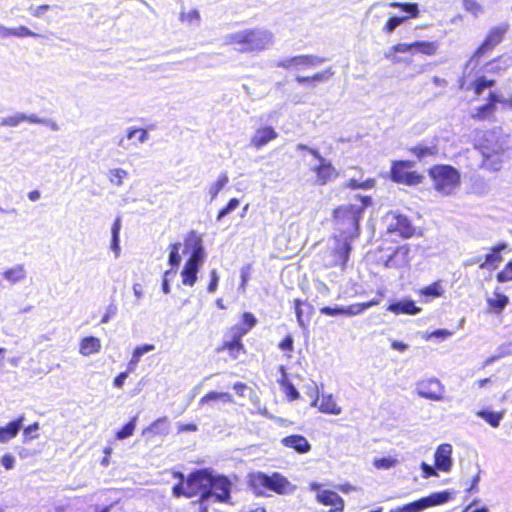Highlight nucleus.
Wrapping results in <instances>:
<instances>
[{"label": "nucleus", "instance_id": "obj_1", "mask_svg": "<svg viewBox=\"0 0 512 512\" xmlns=\"http://www.w3.org/2000/svg\"><path fill=\"white\" fill-rule=\"evenodd\" d=\"M371 205V198L363 196L358 204L341 206L334 210V236L353 242L359 236V221L364 209Z\"/></svg>", "mask_w": 512, "mask_h": 512}, {"label": "nucleus", "instance_id": "obj_2", "mask_svg": "<svg viewBox=\"0 0 512 512\" xmlns=\"http://www.w3.org/2000/svg\"><path fill=\"white\" fill-rule=\"evenodd\" d=\"M190 486L199 489L200 499L226 502L230 498L231 482L222 475H213L206 469L197 470L190 474Z\"/></svg>", "mask_w": 512, "mask_h": 512}, {"label": "nucleus", "instance_id": "obj_3", "mask_svg": "<svg viewBox=\"0 0 512 512\" xmlns=\"http://www.w3.org/2000/svg\"><path fill=\"white\" fill-rule=\"evenodd\" d=\"M274 35L265 28H248L229 33L224 42L241 53H259L273 45Z\"/></svg>", "mask_w": 512, "mask_h": 512}, {"label": "nucleus", "instance_id": "obj_4", "mask_svg": "<svg viewBox=\"0 0 512 512\" xmlns=\"http://www.w3.org/2000/svg\"><path fill=\"white\" fill-rule=\"evenodd\" d=\"M476 148L482 155V167L497 172L505 160L508 140L498 131H485Z\"/></svg>", "mask_w": 512, "mask_h": 512}, {"label": "nucleus", "instance_id": "obj_5", "mask_svg": "<svg viewBox=\"0 0 512 512\" xmlns=\"http://www.w3.org/2000/svg\"><path fill=\"white\" fill-rule=\"evenodd\" d=\"M188 252L190 253V257L184 264L181 271V278L185 286L192 287L198 279V272L206 258L203 241L195 231H190L185 237L183 253Z\"/></svg>", "mask_w": 512, "mask_h": 512}, {"label": "nucleus", "instance_id": "obj_6", "mask_svg": "<svg viewBox=\"0 0 512 512\" xmlns=\"http://www.w3.org/2000/svg\"><path fill=\"white\" fill-rule=\"evenodd\" d=\"M434 189L443 196L455 193L461 183L459 171L451 165H434L429 169Z\"/></svg>", "mask_w": 512, "mask_h": 512}, {"label": "nucleus", "instance_id": "obj_7", "mask_svg": "<svg viewBox=\"0 0 512 512\" xmlns=\"http://www.w3.org/2000/svg\"><path fill=\"white\" fill-rule=\"evenodd\" d=\"M296 150L307 151L316 160L315 163L308 164L310 171L316 175V184L322 186L338 177V172L335 169V167L329 160H327L320 154L318 149L311 148L305 144L300 143L296 146Z\"/></svg>", "mask_w": 512, "mask_h": 512}, {"label": "nucleus", "instance_id": "obj_8", "mask_svg": "<svg viewBox=\"0 0 512 512\" xmlns=\"http://www.w3.org/2000/svg\"><path fill=\"white\" fill-rule=\"evenodd\" d=\"M352 242L343 238L334 236L327 250L322 254V262L326 267L345 268L349 259Z\"/></svg>", "mask_w": 512, "mask_h": 512}, {"label": "nucleus", "instance_id": "obj_9", "mask_svg": "<svg viewBox=\"0 0 512 512\" xmlns=\"http://www.w3.org/2000/svg\"><path fill=\"white\" fill-rule=\"evenodd\" d=\"M251 484L255 488L263 487L277 494H285L287 492V488L290 486L288 479L277 472L271 475L263 472H257L252 475Z\"/></svg>", "mask_w": 512, "mask_h": 512}, {"label": "nucleus", "instance_id": "obj_10", "mask_svg": "<svg viewBox=\"0 0 512 512\" xmlns=\"http://www.w3.org/2000/svg\"><path fill=\"white\" fill-rule=\"evenodd\" d=\"M510 25L508 22H503L497 26L492 27L481 45L474 52L472 59H479L488 52H491L497 45H499L506 33L508 32Z\"/></svg>", "mask_w": 512, "mask_h": 512}, {"label": "nucleus", "instance_id": "obj_11", "mask_svg": "<svg viewBox=\"0 0 512 512\" xmlns=\"http://www.w3.org/2000/svg\"><path fill=\"white\" fill-rule=\"evenodd\" d=\"M326 61L325 58L317 55H297L278 60L275 65L284 69L297 71L315 68Z\"/></svg>", "mask_w": 512, "mask_h": 512}, {"label": "nucleus", "instance_id": "obj_12", "mask_svg": "<svg viewBox=\"0 0 512 512\" xmlns=\"http://www.w3.org/2000/svg\"><path fill=\"white\" fill-rule=\"evenodd\" d=\"M452 498L450 491H441L420 498L402 506L403 512H421L429 507L437 506L448 502Z\"/></svg>", "mask_w": 512, "mask_h": 512}, {"label": "nucleus", "instance_id": "obj_13", "mask_svg": "<svg viewBox=\"0 0 512 512\" xmlns=\"http://www.w3.org/2000/svg\"><path fill=\"white\" fill-rule=\"evenodd\" d=\"M388 233H397L402 238H410L414 235L415 228L407 216L398 212H389L385 216Z\"/></svg>", "mask_w": 512, "mask_h": 512}, {"label": "nucleus", "instance_id": "obj_14", "mask_svg": "<svg viewBox=\"0 0 512 512\" xmlns=\"http://www.w3.org/2000/svg\"><path fill=\"white\" fill-rule=\"evenodd\" d=\"M413 166L411 161H395L391 168V179L397 183L416 185L421 182V176L408 171Z\"/></svg>", "mask_w": 512, "mask_h": 512}, {"label": "nucleus", "instance_id": "obj_15", "mask_svg": "<svg viewBox=\"0 0 512 512\" xmlns=\"http://www.w3.org/2000/svg\"><path fill=\"white\" fill-rule=\"evenodd\" d=\"M416 391L421 398L440 401L443 399L445 388L438 379L430 378L419 381L416 385Z\"/></svg>", "mask_w": 512, "mask_h": 512}, {"label": "nucleus", "instance_id": "obj_16", "mask_svg": "<svg viewBox=\"0 0 512 512\" xmlns=\"http://www.w3.org/2000/svg\"><path fill=\"white\" fill-rule=\"evenodd\" d=\"M410 248L408 245L397 246L395 249L391 250L389 254L385 257H381L383 264L386 268L389 269H398L403 268L409 265L410 262Z\"/></svg>", "mask_w": 512, "mask_h": 512}, {"label": "nucleus", "instance_id": "obj_17", "mask_svg": "<svg viewBox=\"0 0 512 512\" xmlns=\"http://www.w3.org/2000/svg\"><path fill=\"white\" fill-rule=\"evenodd\" d=\"M435 468L443 472H449L452 467V446L444 443L438 446L435 455Z\"/></svg>", "mask_w": 512, "mask_h": 512}, {"label": "nucleus", "instance_id": "obj_18", "mask_svg": "<svg viewBox=\"0 0 512 512\" xmlns=\"http://www.w3.org/2000/svg\"><path fill=\"white\" fill-rule=\"evenodd\" d=\"M278 133L271 126H264L256 130L250 140V146L255 149H260L270 141L276 139Z\"/></svg>", "mask_w": 512, "mask_h": 512}, {"label": "nucleus", "instance_id": "obj_19", "mask_svg": "<svg viewBox=\"0 0 512 512\" xmlns=\"http://www.w3.org/2000/svg\"><path fill=\"white\" fill-rule=\"evenodd\" d=\"M508 248L506 243H499L490 249V252L484 257V261L480 264V269L497 268L498 264L503 260L501 253Z\"/></svg>", "mask_w": 512, "mask_h": 512}, {"label": "nucleus", "instance_id": "obj_20", "mask_svg": "<svg viewBox=\"0 0 512 512\" xmlns=\"http://www.w3.org/2000/svg\"><path fill=\"white\" fill-rule=\"evenodd\" d=\"M497 103H503L509 106L508 100H504L501 97H499L496 93L491 92L489 94V102L480 106L477 109V112L473 114V117L479 120L487 119L490 115H492L495 112Z\"/></svg>", "mask_w": 512, "mask_h": 512}, {"label": "nucleus", "instance_id": "obj_21", "mask_svg": "<svg viewBox=\"0 0 512 512\" xmlns=\"http://www.w3.org/2000/svg\"><path fill=\"white\" fill-rule=\"evenodd\" d=\"M387 310L396 315H416L421 311V309L417 307L415 302L411 299H401L398 301H394L387 307Z\"/></svg>", "mask_w": 512, "mask_h": 512}, {"label": "nucleus", "instance_id": "obj_22", "mask_svg": "<svg viewBox=\"0 0 512 512\" xmlns=\"http://www.w3.org/2000/svg\"><path fill=\"white\" fill-rule=\"evenodd\" d=\"M311 406L318 407L319 410L323 413L339 415L341 414V408L337 405L331 394L323 395L321 399L317 395L316 398L312 401Z\"/></svg>", "mask_w": 512, "mask_h": 512}, {"label": "nucleus", "instance_id": "obj_23", "mask_svg": "<svg viewBox=\"0 0 512 512\" xmlns=\"http://www.w3.org/2000/svg\"><path fill=\"white\" fill-rule=\"evenodd\" d=\"M24 416H20L17 419L9 422L5 426L0 427V443H8L10 440L15 438L21 430L24 422Z\"/></svg>", "mask_w": 512, "mask_h": 512}, {"label": "nucleus", "instance_id": "obj_24", "mask_svg": "<svg viewBox=\"0 0 512 512\" xmlns=\"http://www.w3.org/2000/svg\"><path fill=\"white\" fill-rule=\"evenodd\" d=\"M281 443L288 448L294 449L300 454L308 453L311 450V445L308 440L302 435H290L284 437Z\"/></svg>", "mask_w": 512, "mask_h": 512}, {"label": "nucleus", "instance_id": "obj_25", "mask_svg": "<svg viewBox=\"0 0 512 512\" xmlns=\"http://www.w3.org/2000/svg\"><path fill=\"white\" fill-rule=\"evenodd\" d=\"M317 500L325 506H333L334 511H343L344 500L336 492L323 490L317 493Z\"/></svg>", "mask_w": 512, "mask_h": 512}, {"label": "nucleus", "instance_id": "obj_26", "mask_svg": "<svg viewBox=\"0 0 512 512\" xmlns=\"http://www.w3.org/2000/svg\"><path fill=\"white\" fill-rule=\"evenodd\" d=\"M320 313L327 316H355L361 314V308L359 306H354V304L349 305L347 307L338 305L334 307L324 306L320 309Z\"/></svg>", "mask_w": 512, "mask_h": 512}, {"label": "nucleus", "instance_id": "obj_27", "mask_svg": "<svg viewBox=\"0 0 512 512\" xmlns=\"http://www.w3.org/2000/svg\"><path fill=\"white\" fill-rule=\"evenodd\" d=\"M398 7L402 10V12L406 13L410 17H416L419 13L418 5L416 3H400V2H390L388 4L384 3H375L371 6L369 12H372L380 7Z\"/></svg>", "mask_w": 512, "mask_h": 512}, {"label": "nucleus", "instance_id": "obj_28", "mask_svg": "<svg viewBox=\"0 0 512 512\" xmlns=\"http://www.w3.org/2000/svg\"><path fill=\"white\" fill-rule=\"evenodd\" d=\"M333 75L334 71L332 70L331 67H329L323 71L315 73L312 76L297 75L295 77V80L300 85L310 84L312 82H327Z\"/></svg>", "mask_w": 512, "mask_h": 512}, {"label": "nucleus", "instance_id": "obj_29", "mask_svg": "<svg viewBox=\"0 0 512 512\" xmlns=\"http://www.w3.org/2000/svg\"><path fill=\"white\" fill-rule=\"evenodd\" d=\"M101 350V342L98 338L89 336L82 339L80 343V353L84 356H90Z\"/></svg>", "mask_w": 512, "mask_h": 512}, {"label": "nucleus", "instance_id": "obj_30", "mask_svg": "<svg viewBox=\"0 0 512 512\" xmlns=\"http://www.w3.org/2000/svg\"><path fill=\"white\" fill-rule=\"evenodd\" d=\"M411 152L415 154V156L420 160H426L427 158H433L435 157L439 150L437 145H426V144H419L413 148H411Z\"/></svg>", "mask_w": 512, "mask_h": 512}, {"label": "nucleus", "instance_id": "obj_31", "mask_svg": "<svg viewBox=\"0 0 512 512\" xmlns=\"http://www.w3.org/2000/svg\"><path fill=\"white\" fill-rule=\"evenodd\" d=\"M169 421L167 417H162L157 420H155L149 427H147L143 434H156V435H162L165 436L169 433Z\"/></svg>", "mask_w": 512, "mask_h": 512}, {"label": "nucleus", "instance_id": "obj_32", "mask_svg": "<svg viewBox=\"0 0 512 512\" xmlns=\"http://www.w3.org/2000/svg\"><path fill=\"white\" fill-rule=\"evenodd\" d=\"M214 401H222L224 403H233V397L230 393L227 392H217V391H211L204 395L200 401L199 405H209Z\"/></svg>", "mask_w": 512, "mask_h": 512}, {"label": "nucleus", "instance_id": "obj_33", "mask_svg": "<svg viewBox=\"0 0 512 512\" xmlns=\"http://www.w3.org/2000/svg\"><path fill=\"white\" fill-rule=\"evenodd\" d=\"M121 217H117L111 227V245L115 258H118L121 252L120 247Z\"/></svg>", "mask_w": 512, "mask_h": 512}, {"label": "nucleus", "instance_id": "obj_34", "mask_svg": "<svg viewBox=\"0 0 512 512\" xmlns=\"http://www.w3.org/2000/svg\"><path fill=\"white\" fill-rule=\"evenodd\" d=\"M3 277L10 283L16 284L26 277L24 266L17 264L3 272Z\"/></svg>", "mask_w": 512, "mask_h": 512}, {"label": "nucleus", "instance_id": "obj_35", "mask_svg": "<svg viewBox=\"0 0 512 512\" xmlns=\"http://www.w3.org/2000/svg\"><path fill=\"white\" fill-rule=\"evenodd\" d=\"M190 475L188 476L186 482L181 481L173 487V494L177 497L186 496V497H194L199 494V489H194L192 485L190 486Z\"/></svg>", "mask_w": 512, "mask_h": 512}, {"label": "nucleus", "instance_id": "obj_36", "mask_svg": "<svg viewBox=\"0 0 512 512\" xmlns=\"http://www.w3.org/2000/svg\"><path fill=\"white\" fill-rule=\"evenodd\" d=\"M477 416L484 419L487 423H489L492 427L496 428L500 425V422L503 418L502 413L493 412L489 410H479L477 412Z\"/></svg>", "mask_w": 512, "mask_h": 512}, {"label": "nucleus", "instance_id": "obj_37", "mask_svg": "<svg viewBox=\"0 0 512 512\" xmlns=\"http://www.w3.org/2000/svg\"><path fill=\"white\" fill-rule=\"evenodd\" d=\"M128 176V172L122 168L110 169L107 173V178L112 185L121 187L123 180Z\"/></svg>", "mask_w": 512, "mask_h": 512}, {"label": "nucleus", "instance_id": "obj_38", "mask_svg": "<svg viewBox=\"0 0 512 512\" xmlns=\"http://www.w3.org/2000/svg\"><path fill=\"white\" fill-rule=\"evenodd\" d=\"M229 178L226 173H222L218 179L212 183L209 187L208 194L210 196V201H213L218 193L225 187V185L228 183Z\"/></svg>", "mask_w": 512, "mask_h": 512}, {"label": "nucleus", "instance_id": "obj_39", "mask_svg": "<svg viewBox=\"0 0 512 512\" xmlns=\"http://www.w3.org/2000/svg\"><path fill=\"white\" fill-rule=\"evenodd\" d=\"M494 296L495 298H489L487 302L490 307L495 309L497 312H500L508 305L509 298L506 295L499 293L497 289L494 292Z\"/></svg>", "mask_w": 512, "mask_h": 512}, {"label": "nucleus", "instance_id": "obj_40", "mask_svg": "<svg viewBox=\"0 0 512 512\" xmlns=\"http://www.w3.org/2000/svg\"><path fill=\"white\" fill-rule=\"evenodd\" d=\"M438 45L435 42L416 41L414 42V51L425 55H434L437 51Z\"/></svg>", "mask_w": 512, "mask_h": 512}, {"label": "nucleus", "instance_id": "obj_41", "mask_svg": "<svg viewBox=\"0 0 512 512\" xmlns=\"http://www.w3.org/2000/svg\"><path fill=\"white\" fill-rule=\"evenodd\" d=\"M280 370L283 374V378L280 381V384L284 387L287 397H289L291 400L298 399L300 397V394H299L298 390L295 388V386L291 382L287 381L284 367L281 366Z\"/></svg>", "mask_w": 512, "mask_h": 512}, {"label": "nucleus", "instance_id": "obj_42", "mask_svg": "<svg viewBox=\"0 0 512 512\" xmlns=\"http://www.w3.org/2000/svg\"><path fill=\"white\" fill-rule=\"evenodd\" d=\"M223 350H228L231 357L237 359L240 352H244V346L241 341L232 339L226 341L222 347Z\"/></svg>", "mask_w": 512, "mask_h": 512}, {"label": "nucleus", "instance_id": "obj_43", "mask_svg": "<svg viewBox=\"0 0 512 512\" xmlns=\"http://www.w3.org/2000/svg\"><path fill=\"white\" fill-rule=\"evenodd\" d=\"M180 248V242L173 243L169 247L168 263L172 268H177L181 263Z\"/></svg>", "mask_w": 512, "mask_h": 512}, {"label": "nucleus", "instance_id": "obj_44", "mask_svg": "<svg viewBox=\"0 0 512 512\" xmlns=\"http://www.w3.org/2000/svg\"><path fill=\"white\" fill-rule=\"evenodd\" d=\"M444 293V288L441 281H436L429 286L424 287L421 290V294L426 297H440Z\"/></svg>", "mask_w": 512, "mask_h": 512}, {"label": "nucleus", "instance_id": "obj_45", "mask_svg": "<svg viewBox=\"0 0 512 512\" xmlns=\"http://www.w3.org/2000/svg\"><path fill=\"white\" fill-rule=\"evenodd\" d=\"M26 114L17 112L14 115L3 117L0 120V126L16 127L20 123L24 122Z\"/></svg>", "mask_w": 512, "mask_h": 512}, {"label": "nucleus", "instance_id": "obj_46", "mask_svg": "<svg viewBox=\"0 0 512 512\" xmlns=\"http://www.w3.org/2000/svg\"><path fill=\"white\" fill-rule=\"evenodd\" d=\"M374 184H375V181L373 179H368V180H365L363 182H359L356 179H349L348 181H346L344 183L343 186L345 188H350V189H364V190H367V189L373 188Z\"/></svg>", "mask_w": 512, "mask_h": 512}, {"label": "nucleus", "instance_id": "obj_47", "mask_svg": "<svg viewBox=\"0 0 512 512\" xmlns=\"http://www.w3.org/2000/svg\"><path fill=\"white\" fill-rule=\"evenodd\" d=\"M137 417H133L121 430L116 433V438L119 440L126 439L133 435L136 427Z\"/></svg>", "mask_w": 512, "mask_h": 512}, {"label": "nucleus", "instance_id": "obj_48", "mask_svg": "<svg viewBox=\"0 0 512 512\" xmlns=\"http://www.w3.org/2000/svg\"><path fill=\"white\" fill-rule=\"evenodd\" d=\"M41 35L33 32L26 26L13 27L11 31V37L25 38V37H40Z\"/></svg>", "mask_w": 512, "mask_h": 512}, {"label": "nucleus", "instance_id": "obj_49", "mask_svg": "<svg viewBox=\"0 0 512 512\" xmlns=\"http://www.w3.org/2000/svg\"><path fill=\"white\" fill-rule=\"evenodd\" d=\"M408 16H392L387 21L386 25L384 26L383 30L387 34H391L398 26H400Z\"/></svg>", "mask_w": 512, "mask_h": 512}, {"label": "nucleus", "instance_id": "obj_50", "mask_svg": "<svg viewBox=\"0 0 512 512\" xmlns=\"http://www.w3.org/2000/svg\"><path fill=\"white\" fill-rule=\"evenodd\" d=\"M495 81L489 80L486 77H479L474 83V90L477 95H481L487 88L494 86Z\"/></svg>", "mask_w": 512, "mask_h": 512}, {"label": "nucleus", "instance_id": "obj_51", "mask_svg": "<svg viewBox=\"0 0 512 512\" xmlns=\"http://www.w3.org/2000/svg\"><path fill=\"white\" fill-rule=\"evenodd\" d=\"M463 5L465 10L475 17H478L483 12V7L477 0H463Z\"/></svg>", "mask_w": 512, "mask_h": 512}, {"label": "nucleus", "instance_id": "obj_52", "mask_svg": "<svg viewBox=\"0 0 512 512\" xmlns=\"http://www.w3.org/2000/svg\"><path fill=\"white\" fill-rule=\"evenodd\" d=\"M238 206L239 200L237 198L230 199L227 205L218 212L217 221L222 220L224 217L232 213Z\"/></svg>", "mask_w": 512, "mask_h": 512}, {"label": "nucleus", "instance_id": "obj_53", "mask_svg": "<svg viewBox=\"0 0 512 512\" xmlns=\"http://www.w3.org/2000/svg\"><path fill=\"white\" fill-rule=\"evenodd\" d=\"M135 137L138 138V141L140 143H144L148 140L149 135H148V132L144 129H137V128L129 129L127 132V140H131Z\"/></svg>", "mask_w": 512, "mask_h": 512}, {"label": "nucleus", "instance_id": "obj_54", "mask_svg": "<svg viewBox=\"0 0 512 512\" xmlns=\"http://www.w3.org/2000/svg\"><path fill=\"white\" fill-rule=\"evenodd\" d=\"M496 279L498 282L500 283H505V282H509V281H512V261H509L505 267L503 268V270H501L497 276H496Z\"/></svg>", "mask_w": 512, "mask_h": 512}, {"label": "nucleus", "instance_id": "obj_55", "mask_svg": "<svg viewBox=\"0 0 512 512\" xmlns=\"http://www.w3.org/2000/svg\"><path fill=\"white\" fill-rule=\"evenodd\" d=\"M303 306H307L309 309L311 308L308 304H306L305 302H302L301 300H295V313H296V317H297V322L299 324V326H301L302 328L305 327V321H304V310H303Z\"/></svg>", "mask_w": 512, "mask_h": 512}, {"label": "nucleus", "instance_id": "obj_56", "mask_svg": "<svg viewBox=\"0 0 512 512\" xmlns=\"http://www.w3.org/2000/svg\"><path fill=\"white\" fill-rule=\"evenodd\" d=\"M396 464V460L391 457H383L374 460V466L377 469H389Z\"/></svg>", "mask_w": 512, "mask_h": 512}, {"label": "nucleus", "instance_id": "obj_57", "mask_svg": "<svg viewBox=\"0 0 512 512\" xmlns=\"http://www.w3.org/2000/svg\"><path fill=\"white\" fill-rule=\"evenodd\" d=\"M153 350H155V346L152 344H144L141 346H137L133 351L132 357L140 361L141 357L144 354L149 353Z\"/></svg>", "mask_w": 512, "mask_h": 512}, {"label": "nucleus", "instance_id": "obj_58", "mask_svg": "<svg viewBox=\"0 0 512 512\" xmlns=\"http://www.w3.org/2000/svg\"><path fill=\"white\" fill-rule=\"evenodd\" d=\"M118 308L115 303H110L105 310L104 315L101 318L100 323L101 324H107L116 314H117Z\"/></svg>", "mask_w": 512, "mask_h": 512}, {"label": "nucleus", "instance_id": "obj_59", "mask_svg": "<svg viewBox=\"0 0 512 512\" xmlns=\"http://www.w3.org/2000/svg\"><path fill=\"white\" fill-rule=\"evenodd\" d=\"M248 329L242 325H236L231 328V338L241 341L242 337L248 333Z\"/></svg>", "mask_w": 512, "mask_h": 512}, {"label": "nucleus", "instance_id": "obj_60", "mask_svg": "<svg viewBox=\"0 0 512 512\" xmlns=\"http://www.w3.org/2000/svg\"><path fill=\"white\" fill-rule=\"evenodd\" d=\"M182 20L187 21L189 24H199L200 14L197 10H190L187 14H182Z\"/></svg>", "mask_w": 512, "mask_h": 512}, {"label": "nucleus", "instance_id": "obj_61", "mask_svg": "<svg viewBox=\"0 0 512 512\" xmlns=\"http://www.w3.org/2000/svg\"><path fill=\"white\" fill-rule=\"evenodd\" d=\"M242 321H243L242 326L246 327V329H248V331L251 330L257 322L254 315L249 312H246L242 315Z\"/></svg>", "mask_w": 512, "mask_h": 512}, {"label": "nucleus", "instance_id": "obj_62", "mask_svg": "<svg viewBox=\"0 0 512 512\" xmlns=\"http://www.w3.org/2000/svg\"><path fill=\"white\" fill-rule=\"evenodd\" d=\"M210 277H211V280H210V283L208 284L207 291L209 293H214L217 290L218 282H219V276L215 269H213L210 272Z\"/></svg>", "mask_w": 512, "mask_h": 512}, {"label": "nucleus", "instance_id": "obj_63", "mask_svg": "<svg viewBox=\"0 0 512 512\" xmlns=\"http://www.w3.org/2000/svg\"><path fill=\"white\" fill-rule=\"evenodd\" d=\"M2 466L6 469V470H11L13 469L14 465H15V457L9 453L7 454H4L2 457H1V460H0Z\"/></svg>", "mask_w": 512, "mask_h": 512}, {"label": "nucleus", "instance_id": "obj_64", "mask_svg": "<svg viewBox=\"0 0 512 512\" xmlns=\"http://www.w3.org/2000/svg\"><path fill=\"white\" fill-rule=\"evenodd\" d=\"M294 340L291 335H287L280 343L279 348L283 351H293Z\"/></svg>", "mask_w": 512, "mask_h": 512}]
</instances>
